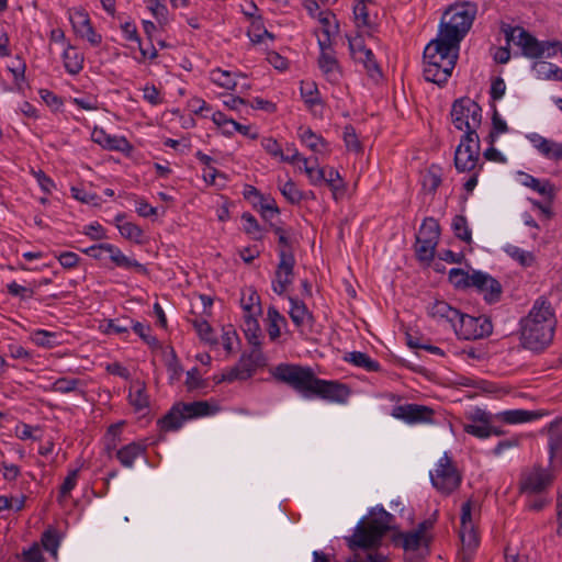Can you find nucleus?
I'll return each instance as SVG.
<instances>
[{"mask_svg":"<svg viewBox=\"0 0 562 562\" xmlns=\"http://www.w3.org/2000/svg\"><path fill=\"white\" fill-rule=\"evenodd\" d=\"M417 239H432L439 241L440 226L434 217H426L419 228Z\"/></svg>","mask_w":562,"mask_h":562,"instance_id":"obj_39","label":"nucleus"},{"mask_svg":"<svg viewBox=\"0 0 562 562\" xmlns=\"http://www.w3.org/2000/svg\"><path fill=\"white\" fill-rule=\"evenodd\" d=\"M438 241L432 239H417L415 245L416 257L419 261L430 262L435 257Z\"/></svg>","mask_w":562,"mask_h":562,"instance_id":"obj_37","label":"nucleus"},{"mask_svg":"<svg viewBox=\"0 0 562 562\" xmlns=\"http://www.w3.org/2000/svg\"><path fill=\"white\" fill-rule=\"evenodd\" d=\"M553 308L546 299L536 300L529 314L520 321V342L524 348L542 351L552 341L555 328Z\"/></svg>","mask_w":562,"mask_h":562,"instance_id":"obj_1","label":"nucleus"},{"mask_svg":"<svg viewBox=\"0 0 562 562\" xmlns=\"http://www.w3.org/2000/svg\"><path fill=\"white\" fill-rule=\"evenodd\" d=\"M367 525L361 520L353 532V536L348 539V546L351 550L358 548L370 549L378 546L383 536L391 529V522L394 517L384 508L372 509Z\"/></svg>","mask_w":562,"mask_h":562,"instance_id":"obj_4","label":"nucleus"},{"mask_svg":"<svg viewBox=\"0 0 562 562\" xmlns=\"http://www.w3.org/2000/svg\"><path fill=\"white\" fill-rule=\"evenodd\" d=\"M128 400L136 412H142L149 406V396L146 392L145 382L135 380L131 383Z\"/></svg>","mask_w":562,"mask_h":562,"instance_id":"obj_23","label":"nucleus"},{"mask_svg":"<svg viewBox=\"0 0 562 562\" xmlns=\"http://www.w3.org/2000/svg\"><path fill=\"white\" fill-rule=\"evenodd\" d=\"M460 339L476 340L488 337L493 333L491 319L484 315L474 317L459 312L457 322L452 326Z\"/></svg>","mask_w":562,"mask_h":562,"instance_id":"obj_9","label":"nucleus"},{"mask_svg":"<svg viewBox=\"0 0 562 562\" xmlns=\"http://www.w3.org/2000/svg\"><path fill=\"white\" fill-rule=\"evenodd\" d=\"M459 56V48L438 37L424 49V77L439 87L447 83Z\"/></svg>","mask_w":562,"mask_h":562,"instance_id":"obj_2","label":"nucleus"},{"mask_svg":"<svg viewBox=\"0 0 562 562\" xmlns=\"http://www.w3.org/2000/svg\"><path fill=\"white\" fill-rule=\"evenodd\" d=\"M44 558L38 543L34 542L32 547L22 552V562H43Z\"/></svg>","mask_w":562,"mask_h":562,"instance_id":"obj_64","label":"nucleus"},{"mask_svg":"<svg viewBox=\"0 0 562 562\" xmlns=\"http://www.w3.org/2000/svg\"><path fill=\"white\" fill-rule=\"evenodd\" d=\"M501 30L504 33L507 43L513 42L515 45L520 47L521 54L527 58H550L555 56L559 50H562V42L539 41L521 26H512L504 23L502 24Z\"/></svg>","mask_w":562,"mask_h":562,"instance_id":"obj_5","label":"nucleus"},{"mask_svg":"<svg viewBox=\"0 0 562 562\" xmlns=\"http://www.w3.org/2000/svg\"><path fill=\"white\" fill-rule=\"evenodd\" d=\"M449 281L457 289H467L471 288V274L465 272L463 269L453 268L449 271Z\"/></svg>","mask_w":562,"mask_h":562,"instance_id":"obj_53","label":"nucleus"},{"mask_svg":"<svg viewBox=\"0 0 562 562\" xmlns=\"http://www.w3.org/2000/svg\"><path fill=\"white\" fill-rule=\"evenodd\" d=\"M64 66L70 75H77L83 67V56L74 47H68L63 54Z\"/></svg>","mask_w":562,"mask_h":562,"instance_id":"obj_33","label":"nucleus"},{"mask_svg":"<svg viewBox=\"0 0 562 562\" xmlns=\"http://www.w3.org/2000/svg\"><path fill=\"white\" fill-rule=\"evenodd\" d=\"M460 540L462 543L463 551H469L470 553H472L479 546V536L475 530V526L461 527Z\"/></svg>","mask_w":562,"mask_h":562,"instance_id":"obj_45","label":"nucleus"},{"mask_svg":"<svg viewBox=\"0 0 562 562\" xmlns=\"http://www.w3.org/2000/svg\"><path fill=\"white\" fill-rule=\"evenodd\" d=\"M345 360L352 363L356 367L363 368L368 372H378L381 366L378 361L371 359L367 353L361 351L349 352Z\"/></svg>","mask_w":562,"mask_h":562,"instance_id":"obj_31","label":"nucleus"},{"mask_svg":"<svg viewBox=\"0 0 562 562\" xmlns=\"http://www.w3.org/2000/svg\"><path fill=\"white\" fill-rule=\"evenodd\" d=\"M441 169L437 165H431L423 175L422 184L424 190L435 193L441 184Z\"/></svg>","mask_w":562,"mask_h":562,"instance_id":"obj_36","label":"nucleus"},{"mask_svg":"<svg viewBox=\"0 0 562 562\" xmlns=\"http://www.w3.org/2000/svg\"><path fill=\"white\" fill-rule=\"evenodd\" d=\"M282 195L291 203L299 204L303 200V192L300 191L292 180L286 181L280 188Z\"/></svg>","mask_w":562,"mask_h":562,"instance_id":"obj_56","label":"nucleus"},{"mask_svg":"<svg viewBox=\"0 0 562 562\" xmlns=\"http://www.w3.org/2000/svg\"><path fill=\"white\" fill-rule=\"evenodd\" d=\"M186 385L190 391L202 389L206 385V382L201 379L198 368H192L187 372Z\"/></svg>","mask_w":562,"mask_h":562,"instance_id":"obj_62","label":"nucleus"},{"mask_svg":"<svg viewBox=\"0 0 562 562\" xmlns=\"http://www.w3.org/2000/svg\"><path fill=\"white\" fill-rule=\"evenodd\" d=\"M206 401L192 403L178 402L166 415L158 419L159 429L165 432L179 430L184 422L193 418L209 416L215 413Z\"/></svg>","mask_w":562,"mask_h":562,"instance_id":"obj_8","label":"nucleus"},{"mask_svg":"<svg viewBox=\"0 0 562 562\" xmlns=\"http://www.w3.org/2000/svg\"><path fill=\"white\" fill-rule=\"evenodd\" d=\"M351 394L350 387L339 381L317 379L313 397L345 404Z\"/></svg>","mask_w":562,"mask_h":562,"instance_id":"obj_12","label":"nucleus"},{"mask_svg":"<svg viewBox=\"0 0 562 562\" xmlns=\"http://www.w3.org/2000/svg\"><path fill=\"white\" fill-rule=\"evenodd\" d=\"M91 137L94 143L109 150L124 151L130 148V143L125 137L112 136L106 134L103 128L95 127Z\"/></svg>","mask_w":562,"mask_h":562,"instance_id":"obj_19","label":"nucleus"},{"mask_svg":"<svg viewBox=\"0 0 562 562\" xmlns=\"http://www.w3.org/2000/svg\"><path fill=\"white\" fill-rule=\"evenodd\" d=\"M562 418H557L550 423L548 434H549V448L551 454L562 452Z\"/></svg>","mask_w":562,"mask_h":562,"instance_id":"obj_34","label":"nucleus"},{"mask_svg":"<svg viewBox=\"0 0 562 562\" xmlns=\"http://www.w3.org/2000/svg\"><path fill=\"white\" fill-rule=\"evenodd\" d=\"M269 326H268V335L271 340H276L280 337V323H285V317L279 313V311L274 306H270L267 312Z\"/></svg>","mask_w":562,"mask_h":562,"instance_id":"obj_44","label":"nucleus"},{"mask_svg":"<svg viewBox=\"0 0 562 562\" xmlns=\"http://www.w3.org/2000/svg\"><path fill=\"white\" fill-rule=\"evenodd\" d=\"M553 476L548 469L533 465L521 470L518 481V491L524 495H539L552 484Z\"/></svg>","mask_w":562,"mask_h":562,"instance_id":"obj_10","label":"nucleus"},{"mask_svg":"<svg viewBox=\"0 0 562 562\" xmlns=\"http://www.w3.org/2000/svg\"><path fill=\"white\" fill-rule=\"evenodd\" d=\"M105 248V252L110 255V259L117 267H122L125 269H135L137 272L142 274L147 273V268L139 263L138 261L126 257L116 246L109 244Z\"/></svg>","mask_w":562,"mask_h":562,"instance_id":"obj_22","label":"nucleus"},{"mask_svg":"<svg viewBox=\"0 0 562 562\" xmlns=\"http://www.w3.org/2000/svg\"><path fill=\"white\" fill-rule=\"evenodd\" d=\"M81 384L79 379L59 378L50 386V391L58 393H71Z\"/></svg>","mask_w":562,"mask_h":562,"instance_id":"obj_55","label":"nucleus"},{"mask_svg":"<svg viewBox=\"0 0 562 562\" xmlns=\"http://www.w3.org/2000/svg\"><path fill=\"white\" fill-rule=\"evenodd\" d=\"M124 217H125L124 214H117L115 216L116 227L119 228L121 235L126 239H130V240H133L136 243H142V239L144 236L143 229L134 223L123 222Z\"/></svg>","mask_w":562,"mask_h":562,"instance_id":"obj_30","label":"nucleus"},{"mask_svg":"<svg viewBox=\"0 0 562 562\" xmlns=\"http://www.w3.org/2000/svg\"><path fill=\"white\" fill-rule=\"evenodd\" d=\"M318 67L330 83H338L340 81L342 71L334 53H321Z\"/></svg>","mask_w":562,"mask_h":562,"instance_id":"obj_18","label":"nucleus"},{"mask_svg":"<svg viewBox=\"0 0 562 562\" xmlns=\"http://www.w3.org/2000/svg\"><path fill=\"white\" fill-rule=\"evenodd\" d=\"M258 205L260 207L261 216L267 221L280 213L274 199L271 196L260 194L258 198ZM254 206H257V203H254Z\"/></svg>","mask_w":562,"mask_h":562,"instance_id":"obj_47","label":"nucleus"},{"mask_svg":"<svg viewBox=\"0 0 562 562\" xmlns=\"http://www.w3.org/2000/svg\"><path fill=\"white\" fill-rule=\"evenodd\" d=\"M131 327L135 334H137L142 340L150 347H156L158 340L153 336L150 325L143 324L140 322L131 321Z\"/></svg>","mask_w":562,"mask_h":562,"instance_id":"obj_52","label":"nucleus"},{"mask_svg":"<svg viewBox=\"0 0 562 562\" xmlns=\"http://www.w3.org/2000/svg\"><path fill=\"white\" fill-rule=\"evenodd\" d=\"M344 140L346 144V147L349 150L353 151H360L362 149L361 143L358 139L356 128L352 125H347L344 128Z\"/></svg>","mask_w":562,"mask_h":562,"instance_id":"obj_57","label":"nucleus"},{"mask_svg":"<svg viewBox=\"0 0 562 562\" xmlns=\"http://www.w3.org/2000/svg\"><path fill=\"white\" fill-rule=\"evenodd\" d=\"M249 379L248 370H244L239 363H237L235 367L231 368L226 373L222 375L220 379V382H233L235 380H247Z\"/></svg>","mask_w":562,"mask_h":562,"instance_id":"obj_60","label":"nucleus"},{"mask_svg":"<svg viewBox=\"0 0 562 562\" xmlns=\"http://www.w3.org/2000/svg\"><path fill=\"white\" fill-rule=\"evenodd\" d=\"M300 90L302 99L310 108L321 103L319 92L315 83L302 82Z\"/></svg>","mask_w":562,"mask_h":562,"instance_id":"obj_54","label":"nucleus"},{"mask_svg":"<svg viewBox=\"0 0 562 562\" xmlns=\"http://www.w3.org/2000/svg\"><path fill=\"white\" fill-rule=\"evenodd\" d=\"M524 184L549 200L554 195V188L550 181H541L530 175H526Z\"/></svg>","mask_w":562,"mask_h":562,"instance_id":"obj_38","label":"nucleus"},{"mask_svg":"<svg viewBox=\"0 0 562 562\" xmlns=\"http://www.w3.org/2000/svg\"><path fill=\"white\" fill-rule=\"evenodd\" d=\"M241 220L244 221V231L246 234L250 235L252 237L254 240H261L262 239V228L261 226L259 225L257 218L248 213V212H245L243 215H241Z\"/></svg>","mask_w":562,"mask_h":562,"instance_id":"obj_48","label":"nucleus"},{"mask_svg":"<svg viewBox=\"0 0 562 562\" xmlns=\"http://www.w3.org/2000/svg\"><path fill=\"white\" fill-rule=\"evenodd\" d=\"M43 548L48 551L54 558H57V551L60 544V537L58 531L52 527L46 529L41 537Z\"/></svg>","mask_w":562,"mask_h":562,"instance_id":"obj_42","label":"nucleus"},{"mask_svg":"<svg viewBox=\"0 0 562 562\" xmlns=\"http://www.w3.org/2000/svg\"><path fill=\"white\" fill-rule=\"evenodd\" d=\"M430 480L435 488L449 495L460 486L462 476L446 452L439 459L435 473H430Z\"/></svg>","mask_w":562,"mask_h":562,"instance_id":"obj_11","label":"nucleus"},{"mask_svg":"<svg viewBox=\"0 0 562 562\" xmlns=\"http://www.w3.org/2000/svg\"><path fill=\"white\" fill-rule=\"evenodd\" d=\"M531 142L539 153H541L546 158L553 160L562 159V144L537 134L531 137Z\"/></svg>","mask_w":562,"mask_h":562,"instance_id":"obj_24","label":"nucleus"},{"mask_svg":"<svg viewBox=\"0 0 562 562\" xmlns=\"http://www.w3.org/2000/svg\"><path fill=\"white\" fill-rule=\"evenodd\" d=\"M475 143L472 146V143L464 142V137H461L454 153V167L459 172L471 171L476 167L481 154L480 137H476Z\"/></svg>","mask_w":562,"mask_h":562,"instance_id":"obj_14","label":"nucleus"},{"mask_svg":"<svg viewBox=\"0 0 562 562\" xmlns=\"http://www.w3.org/2000/svg\"><path fill=\"white\" fill-rule=\"evenodd\" d=\"M261 144L268 154L273 157H280L282 161L294 164L300 157L297 150H294L293 155H284L279 143L274 138H263Z\"/></svg>","mask_w":562,"mask_h":562,"instance_id":"obj_35","label":"nucleus"},{"mask_svg":"<svg viewBox=\"0 0 562 562\" xmlns=\"http://www.w3.org/2000/svg\"><path fill=\"white\" fill-rule=\"evenodd\" d=\"M193 326L202 340H205L207 342L213 341V329L207 321L195 319L193 321Z\"/></svg>","mask_w":562,"mask_h":562,"instance_id":"obj_61","label":"nucleus"},{"mask_svg":"<svg viewBox=\"0 0 562 562\" xmlns=\"http://www.w3.org/2000/svg\"><path fill=\"white\" fill-rule=\"evenodd\" d=\"M471 280V288H475L483 294L487 303H496L501 300L503 289L495 278L482 271H473Z\"/></svg>","mask_w":562,"mask_h":562,"instance_id":"obj_16","label":"nucleus"},{"mask_svg":"<svg viewBox=\"0 0 562 562\" xmlns=\"http://www.w3.org/2000/svg\"><path fill=\"white\" fill-rule=\"evenodd\" d=\"M279 265L276 270V278L272 281V290L282 295L288 286L293 282L295 258L291 250H279Z\"/></svg>","mask_w":562,"mask_h":562,"instance_id":"obj_13","label":"nucleus"},{"mask_svg":"<svg viewBox=\"0 0 562 562\" xmlns=\"http://www.w3.org/2000/svg\"><path fill=\"white\" fill-rule=\"evenodd\" d=\"M299 136L311 150L322 154L328 149V143L321 136L315 134L310 127H300Z\"/></svg>","mask_w":562,"mask_h":562,"instance_id":"obj_27","label":"nucleus"},{"mask_svg":"<svg viewBox=\"0 0 562 562\" xmlns=\"http://www.w3.org/2000/svg\"><path fill=\"white\" fill-rule=\"evenodd\" d=\"M243 330L248 344H250L252 347L260 348L261 329L257 318L255 317V314H246L244 316Z\"/></svg>","mask_w":562,"mask_h":562,"instance_id":"obj_28","label":"nucleus"},{"mask_svg":"<svg viewBox=\"0 0 562 562\" xmlns=\"http://www.w3.org/2000/svg\"><path fill=\"white\" fill-rule=\"evenodd\" d=\"M146 453V446L138 441H133L116 450V459L124 468H132L135 460Z\"/></svg>","mask_w":562,"mask_h":562,"instance_id":"obj_21","label":"nucleus"},{"mask_svg":"<svg viewBox=\"0 0 562 562\" xmlns=\"http://www.w3.org/2000/svg\"><path fill=\"white\" fill-rule=\"evenodd\" d=\"M333 191L334 199L337 200L339 194L344 192V182L337 170L334 168L326 169V177L323 180Z\"/></svg>","mask_w":562,"mask_h":562,"instance_id":"obj_49","label":"nucleus"},{"mask_svg":"<svg viewBox=\"0 0 562 562\" xmlns=\"http://www.w3.org/2000/svg\"><path fill=\"white\" fill-rule=\"evenodd\" d=\"M238 363L244 370H248L250 378L259 367L265 364V357L259 347H252L250 352L241 355Z\"/></svg>","mask_w":562,"mask_h":562,"instance_id":"obj_29","label":"nucleus"},{"mask_svg":"<svg viewBox=\"0 0 562 562\" xmlns=\"http://www.w3.org/2000/svg\"><path fill=\"white\" fill-rule=\"evenodd\" d=\"M289 301L291 304L289 315L296 327H302L305 323L314 321L313 314L303 301L292 296L289 297Z\"/></svg>","mask_w":562,"mask_h":562,"instance_id":"obj_25","label":"nucleus"},{"mask_svg":"<svg viewBox=\"0 0 562 562\" xmlns=\"http://www.w3.org/2000/svg\"><path fill=\"white\" fill-rule=\"evenodd\" d=\"M451 120L454 127L464 131L461 137L464 142L472 143L474 146L479 137L477 128L482 123V108L470 98H460L452 103Z\"/></svg>","mask_w":562,"mask_h":562,"instance_id":"obj_6","label":"nucleus"},{"mask_svg":"<svg viewBox=\"0 0 562 562\" xmlns=\"http://www.w3.org/2000/svg\"><path fill=\"white\" fill-rule=\"evenodd\" d=\"M537 417V414L531 411L526 409H510L501 412L496 415L497 419H501L502 422L506 424H521L527 423Z\"/></svg>","mask_w":562,"mask_h":562,"instance_id":"obj_32","label":"nucleus"},{"mask_svg":"<svg viewBox=\"0 0 562 562\" xmlns=\"http://www.w3.org/2000/svg\"><path fill=\"white\" fill-rule=\"evenodd\" d=\"M459 312V310L450 306L447 302L439 300H436L427 307V313L430 317L438 321H446L451 327L453 326V323L457 322Z\"/></svg>","mask_w":562,"mask_h":562,"instance_id":"obj_20","label":"nucleus"},{"mask_svg":"<svg viewBox=\"0 0 562 562\" xmlns=\"http://www.w3.org/2000/svg\"><path fill=\"white\" fill-rule=\"evenodd\" d=\"M32 341L40 347L52 348L58 344L57 334L45 329H37L32 334Z\"/></svg>","mask_w":562,"mask_h":562,"instance_id":"obj_50","label":"nucleus"},{"mask_svg":"<svg viewBox=\"0 0 562 562\" xmlns=\"http://www.w3.org/2000/svg\"><path fill=\"white\" fill-rule=\"evenodd\" d=\"M454 236L462 241L470 244L472 241V233L468 225V220L463 215H456L451 223Z\"/></svg>","mask_w":562,"mask_h":562,"instance_id":"obj_43","label":"nucleus"},{"mask_svg":"<svg viewBox=\"0 0 562 562\" xmlns=\"http://www.w3.org/2000/svg\"><path fill=\"white\" fill-rule=\"evenodd\" d=\"M477 12L473 2L451 5L441 18L438 37L460 48V42L468 34Z\"/></svg>","mask_w":562,"mask_h":562,"instance_id":"obj_3","label":"nucleus"},{"mask_svg":"<svg viewBox=\"0 0 562 562\" xmlns=\"http://www.w3.org/2000/svg\"><path fill=\"white\" fill-rule=\"evenodd\" d=\"M393 540L396 546H401L405 551H417L423 543H428V539H424L415 529L398 532Z\"/></svg>","mask_w":562,"mask_h":562,"instance_id":"obj_26","label":"nucleus"},{"mask_svg":"<svg viewBox=\"0 0 562 562\" xmlns=\"http://www.w3.org/2000/svg\"><path fill=\"white\" fill-rule=\"evenodd\" d=\"M273 376L293 389L305 398H312L317 376L311 367L280 363L274 368Z\"/></svg>","mask_w":562,"mask_h":562,"instance_id":"obj_7","label":"nucleus"},{"mask_svg":"<svg viewBox=\"0 0 562 562\" xmlns=\"http://www.w3.org/2000/svg\"><path fill=\"white\" fill-rule=\"evenodd\" d=\"M506 251L513 259L518 261L522 267H531L536 261V257L531 251H526L519 247L508 246L506 248Z\"/></svg>","mask_w":562,"mask_h":562,"instance_id":"obj_51","label":"nucleus"},{"mask_svg":"<svg viewBox=\"0 0 562 562\" xmlns=\"http://www.w3.org/2000/svg\"><path fill=\"white\" fill-rule=\"evenodd\" d=\"M70 21L77 35L86 38L92 46H99L101 44L102 36L94 31L88 13L77 11L70 18Z\"/></svg>","mask_w":562,"mask_h":562,"instance_id":"obj_17","label":"nucleus"},{"mask_svg":"<svg viewBox=\"0 0 562 562\" xmlns=\"http://www.w3.org/2000/svg\"><path fill=\"white\" fill-rule=\"evenodd\" d=\"M79 475V470H71L68 475L65 477L63 484L59 488V498L66 497L76 486L77 480Z\"/></svg>","mask_w":562,"mask_h":562,"instance_id":"obj_59","label":"nucleus"},{"mask_svg":"<svg viewBox=\"0 0 562 562\" xmlns=\"http://www.w3.org/2000/svg\"><path fill=\"white\" fill-rule=\"evenodd\" d=\"M40 95L43 99V101L54 111H58L64 103L60 97H58L53 91L47 89H41Z\"/></svg>","mask_w":562,"mask_h":562,"instance_id":"obj_63","label":"nucleus"},{"mask_svg":"<svg viewBox=\"0 0 562 562\" xmlns=\"http://www.w3.org/2000/svg\"><path fill=\"white\" fill-rule=\"evenodd\" d=\"M210 79L213 83L228 90H234L237 85L234 78V74L221 68L213 69L210 72Z\"/></svg>","mask_w":562,"mask_h":562,"instance_id":"obj_40","label":"nucleus"},{"mask_svg":"<svg viewBox=\"0 0 562 562\" xmlns=\"http://www.w3.org/2000/svg\"><path fill=\"white\" fill-rule=\"evenodd\" d=\"M435 412L431 407L419 404H404L393 407L391 415L407 424L430 423Z\"/></svg>","mask_w":562,"mask_h":562,"instance_id":"obj_15","label":"nucleus"},{"mask_svg":"<svg viewBox=\"0 0 562 562\" xmlns=\"http://www.w3.org/2000/svg\"><path fill=\"white\" fill-rule=\"evenodd\" d=\"M463 430L480 439H485L491 436V424H464Z\"/></svg>","mask_w":562,"mask_h":562,"instance_id":"obj_58","label":"nucleus"},{"mask_svg":"<svg viewBox=\"0 0 562 562\" xmlns=\"http://www.w3.org/2000/svg\"><path fill=\"white\" fill-rule=\"evenodd\" d=\"M297 160L303 161L304 171L307 175L312 184L316 186V184L323 182V180L326 177V169L318 168L317 158H314V165H310L311 160L307 158L301 157V156L299 157Z\"/></svg>","mask_w":562,"mask_h":562,"instance_id":"obj_41","label":"nucleus"},{"mask_svg":"<svg viewBox=\"0 0 562 562\" xmlns=\"http://www.w3.org/2000/svg\"><path fill=\"white\" fill-rule=\"evenodd\" d=\"M353 59L357 63H361L371 77H374L375 75H379V76L381 75L380 67H379V65L374 58V54L371 49L366 48L362 54H360V53L357 54L353 57Z\"/></svg>","mask_w":562,"mask_h":562,"instance_id":"obj_46","label":"nucleus"}]
</instances>
